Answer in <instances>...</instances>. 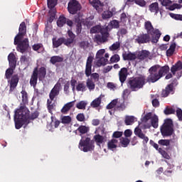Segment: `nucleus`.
<instances>
[{"instance_id": "nucleus-53", "label": "nucleus", "mask_w": 182, "mask_h": 182, "mask_svg": "<svg viewBox=\"0 0 182 182\" xmlns=\"http://www.w3.org/2000/svg\"><path fill=\"white\" fill-rule=\"evenodd\" d=\"M171 18L175 19V21H182V14H176L173 13H171L170 14Z\"/></svg>"}, {"instance_id": "nucleus-42", "label": "nucleus", "mask_w": 182, "mask_h": 182, "mask_svg": "<svg viewBox=\"0 0 182 182\" xmlns=\"http://www.w3.org/2000/svg\"><path fill=\"white\" fill-rule=\"evenodd\" d=\"M66 23V17L60 16V18L57 21V25L59 28H62L63 25Z\"/></svg>"}, {"instance_id": "nucleus-21", "label": "nucleus", "mask_w": 182, "mask_h": 182, "mask_svg": "<svg viewBox=\"0 0 182 182\" xmlns=\"http://www.w3.org/2000/svg\"><path fill=\"white\" fill-rule=\"evenodd\" d=\"M150 51L147 50H142L141 51H139L136 56L139 60H145V59H149V58H150Z\"/></svg>"}, {"instance_id": "nucleus-8", "label": "nucleus", "mask_w": 182, "mask_h": 182, "mask_svg": "<svg viewBox=\"0 0 182 182\" xmlns=\"http://www.w3.org/2000/svg\"><path fill=\"white\" fill-rule=\"evenodd\" d=\"M79 149L87 153V151H92L95 150V141L91 140L90 137L85 138V139H81L79 143Z\"/></svg>"}, {"instance_id": "nucleus-34", "label": "nucleus", "mask_w": 182, "mask_h": 182, "mask_svg": "<svg viewBox=\"0 0 182 182\" xmlns=\"http://www.w3.org/2000/svg\"><path fill=\"white\" fill-rule=\"evenodd\" d=\"M50 62L52 63V65H55L56 63L63 62V58L59 55H54L50 58Z\"/></svg>"}, {"instance_id": "nucleus-33", "label": "nucleus", "mask_w": 182, "mask_h": 182, "mask_svg": "<svg viewBox=\"0 0 182 182\" xmlns=\"http://www.w3.org/2000/svg\"><path fill=\"white\" fill-rule=\"evenodd\" d=\"M32 48L33 50H34L35 52H38V53H42V52L45 50V48H43V44L42 43L34 44Z\"/></svg>"}, {"instance_id": "nucleus-63", "label": "nucleus", "mask_w": 182, "mask_h": 182, "mask_svg": "<svg viewBox=\"0 0 182 182\" xmlns=\"http://www.w3.org/2000/svg\"><path fill=\"white\" fill-rule=\"evenodd\" d=\"M176 116L181 122H182V109L181 108H178L176 109Z\"/></svg>"}, {"instance_id": "nucleus-37", "label": "nucleus", "mask_w": 182, "mask_h": 182, "mask_svg": "<svg viewBox=\"0 0 182 182\" xmlns=\"http://www.w3.org/2000/svg\"><path fill=\"white\" fill-rule=\"evenodd\" d=\"M87 87L89 89V90H95V85L93 80L90 78H88L87 80Z\"/></svg>"}, {"instance_id": "nucleus-59", "label": "nucleus", "mask_w": 182, "mask_h": 182, "mask_svg": "<svg viewBox=\"0 0 182 182\" xmlns=\"http://www.w3.org/2000/svg\"><path fill=\"white\" fill-rule=\"evenodd\" d=\"M106 50L105 49H100L99 50L95 55L96 59H99V58H103V55H105V53Z\"/></svg>"}, {"instance_id": "nucleus-28", "label": "nucleus", "mask_w": 182, "mask_h": 182, "mask_svg": "<svg viewBox=\"0 0 182 182\" xmlns=\"http://www.w3.org/2000/svg\"><path fill=\"white\" fill-rule=\"evenodd\" d=\"M97 59L98 60H97L96 65L98 68H100V66H106L109 62V60L105 57H100Z\"/></svg>"}, {"instance_id": "nucleus-49", "label": "nucleus", "mask_w": 182, "mask_h": 182, "mask_svg": "<svg viewBox=\"0 0 182 182\" xmlns=\"http://www.w3.org/2000/svg\"><path fill=\"white\" fill-rule=\"evenodd\" d=\"M47 4L50 9H53L58 4V0H47Z\"/></svg>"}, {"instance_id": "nucleus-17", "label": "nucleus", "mask_w": 182, "mask_h": 182, "mask_svg": "<svg viewBox=\"0 0 182 182\" xmlns=\"http://www.w3.org/2000/svg\"><path fill=\"white\" fill-rule=\"evenodd\" d=\"M90 4L95 8L98 14H102V12H103L105 3L100 1V0H92V1H90Z\"/></svg>"}, {"instance_id": "nucleus-9", "label": "nucleus", "mask_w": 182, "mask_h": 182, "mask_svg": "<svg viewBox=\"0 0 182 182\" xmlns=\"http://www.w3.org/2000/svg\"><path fill=\"white\" fill-rule=\"evenodd\" d=\"M14 45H17L16 50L18 52H20V53H25L26 52H28V50L29 49V40L28 38H24L23 40H20L15 43L14 38Z\"/></svg>"}, {"instance_id": "nucleus-46", "label": "nucleus", "mask_w": 182, "mask_h": 182, "mask_svg": "<svg viewBox=\"0 0 182 182\" xmlns=\"http://www.w3.org/2000/svg\"><path fill=\"white\" fill-rule=\"evenodd\" d=\"M47 107L49 113H50V114H53V110L55 107V104H52V100H47Z\"/></svg>"}, {"instance_id": "nucleus-60", "label": "nucleus", "mask_w": 182, "mask_h": 182, "mask_svg": "<svg viewBox=\"0 0 182 182\" xmlns=\"http://www.w3.org/2000/svg\"><path fill=\"white\" fill-rule=\"evenodd\" d=\"M122 136H123V132L116 131V132H114L112 134L113 139H120Z\"/></svg>"}, {"instance_id": "nucleus-47", "label": "nucleus", "mask_w": 182, "mask_h": 182, "mask_svg": "<svg viewBox=\"0 0 182 182\" xmlns=\"http://www.w3.org/2000/svg\"><path fill=\"white\" fill-rule=\"evenodd\" d=\"M102 19H110L113 16V13L110 11H105L102 13Z\"/></svg>"}, {"instance_id": "nucleus-25", "label": "nucleus", "mask_w": 182, "mask_h": 182, "mask_svg": "<svg viewBox=\"0 0 182 182\" xmlns=\"http://www.w3.org/2000/svg\"><path fill=\"white\" fill-rule=\"evenodd\" d=\"M124 60H136L137 55L132 53H125L122 55Z\"/></svg>"}, {"instance_id": "nucleus-30", "label": "nucleus", "mask_w": 182, "mask_h": 182, "mask_svg": "<svg viewBox=\"0 0 182 182\" xmlns=\"http://www.w3.org/2000/svg\"><path fill=\"white\" fill-rule=\"evenodd\" d=\"M95 143L97 144V146H100V144H103L105 143V136L100 135V134H96L93 137Z\"/></svg>"}, {"instance_id": "nucleus-43", "label": "nucleus", "mask_w": 182, "mask_h": 182, "mask_svg": "<svg viewBox=\"0 0 182 182\" xmlns=\"http://www.w3.org/2000/svg\"><path fill=\"white\" fill-rule=\"evenodd\" d=\"M77 92H85L86 91V85L83 82H78L76 86Z\"/></svg>"}, {"instance_id": "nucleus-35", "label": "nucleus", "mask_w": 182, "mask_h": 182, "mask_svg": "<svg viewBox=\"0 0 182 182\" xmlns=\"http://www.w3.org/2000/svg\"><path fill=\"white\" fill-rule=\"evenodd\" d=\"M176 43H172L169 47V49L166 50V55L167 56H173L174 52L176 50Z\"/></svg>"}, {"instance_id": "nucleus-19", "label": "nucleus", "mask_w": 182, "mask_h": 182, "mask_svg": "<svg viewBox=\"0 0 182 182\" xmlns=\"http://www.w3.org/2000/svg\"><path fill=\"white\" fill-rule=\"evenodd\" d=\"M134 133L135 134V136H137V137H139V139H141L143 141L144 144H146V143L149 142V137L146 136V134H144L143 133V131H141V129L139 127H136L134 129Z\"/></svg>"}, {"instance_id": "nucleus-56", "label": "nucleus", "mask_w": 182, "mask_h": 182, "mask_svg": "<svg viewBox=\"0 0 182 182\" xmlns=\"http://www.w3.org/2000/svg\"><path fill=\"white\" fill-rule=\"evenodd\" d=\"M181 8H182V6L181 4H173L169 6L168 9H169V11H174V9H181Z\"/></svg>"}, {"instance_id": "nucleus-7", "label": "nucleus", "mask_w": 182, "mask_h": 182, "mask_svg": "<svg viewBox=\"0 0 182 182\" xmlns=\"http://www.w3.org/2000/svg\"><path fill=\"white\" fill-rule=\"evenodd\" d=\"M93 63V56L89 55L87 59L85 65V74L87 77L91 76L90 79H93L94 80H99V74L97 73H92V65Z\"/></svg>"}, {"instance_id": "nucleus-51", "label": "nucleus", "mask_w": 182, "mask_h": 182, "mask_svg": "<svg viewBox=\"0 0 182 182\" xmlns=\"http://www.w3.org/2000/svg\"><path fill=\"white\" fill-rule=\"evenodd\" d=\"M61 122L63 124H69L72 122V118L70 116H64L62 117Z\"/></svg>"}, {"instance_id": "nucleus-27", "label": "nucleus", "mask_w": 182, "mask_h": 182, "mask_svg": "<svg viewBox=\"0 0 182 182\" xmlns=\"http://www.w3.org/2000/svg\"><path fill=\"white\" fill-rule=\"evenodd\" d=\"M73 106V102H68L60 110L61 113H63V114H68V112H69V110H70V109H72Z\"/></svg>"}, {"instance_id": "nucleus-57", "label": "nucleus", "mask_w": 182, "mask_h": 182, "mask_svg": "<svg viewBox=\"0 0 182 182\" xmlns=\"http://www.w3.org/2000/svg\"><path fill=\"white\" fill-rule=\"evenodd\" d=\"M76 119L77 122H85L86 120V117H85V114L79 113L76 116Z\"/></svg>"}, {"instance_id": "nucleus-41", "label": "nucleus", "mask_w": 182, "mask_h": 182, "mask_svg": "<svg viewBox=\"0 0 182 182\" xmlns=\"http://www.w3.org/2000/svg\"><path fill=\"white\" fill-rule=\"evenodd\" d=\"M15 68H8L6 70V73H5V77L6 79H11V77H12V75H14V70Z\"/></svg>"}, {"instance_id": "nucleus-48", "label": "nucleus", "mask_w": 182, "mask_h": 182, "mask_svg": "<svg viewBox=\"0 0 182 182\" xmlns=\"http://www.w3.org/2000/svg\"><path fill=\"white\" fill-rule=\"evenodd\" d=\"M119 61H120V55H119V54L113 55L109 60V62L111 63H117V62H119Z\"/></svg>"}, {"instance_id": "nucleus-11", "label": "nucleus", "mask_w": 182, "mask_h": 182, "mask_svg": "<svg viewBox=\"0 0 182 182\" xmlns=\"http://www.w3.org/2000/svg\"><path fill=\"white\" fill-rule=\"evenodd\" d=\"M109 36H110L109 31H101V35L97 34L95 36L94 42L98 45L106 43V42H109Z\"/></svg>"}, {"instance_id": "nucleus-31", "label": "nucleus", "mask_w": 182, "mask_h": 182, "mask_svg": "<svg viewBox=\"0 0 182 182\" xmlns=\"http://www.w3.org/2000/svg\"><path fill=\"white\" fill-rule=\"evenodd\" d=\"M90 130V129L89 128V127H86L85 125H81L77 129V132H79L80 136L86 134V133H89Z\"/></svg>"}, {"instance_id": "nucleus-29", "label": "nucleus", "mask_w": 182, "mask_h": 182, "mask_svg": "<svg viewBox=\"0 0 182 182\" xmlns=\"http://www.w3.org/2000/svg\"><path fill=\"white\" fill-rule=\"evenodd\" d=\"M136 121L134 116L127 115L125 116L124 123L126 126H132Z\"/></svg>"}, {"instance_id": "nucleus-24", "label": "nucleus", "mask_w": 182, "mask_h": 182, "mask_svg": "<svg viewBox=\"0 0 182 182\" xmlns=\"http://www.w3.org/2000/svg\"><path fill=\"white\" fill-rule=\"evenodd\" d=\"M127 68H123L119 72V81L121 83H124L126 79H127Z\"/></svg>"}, {"instance_id": "nucleus-36", "label": "nucleus", "mask_w": 182, "mask_h": 182, "mask_svg": "<svg viewBox=\"0 0 182 182\" xmlns=\"http://www.w3.org/2000/svg\"><path fill=\"white\" fill-rule=\"evenodd\" d=\"M151 124L154 129H157L159 127V117L154 115L151 119Z\"/></svg>"}, {"instance_id": "nucleus-55", "label": "nucleus", "mask_w": 182, "mask_h": 182, "mask_svg": "<svg viewBox=\"0 0 182 182\" xmlns=\"http://www.w3.org/2000/svg\"><path fill=\"white\" fill-rule=\"evenodd\" d=\"M134 3L136 4V5H138L141 8H144V6L147 5V2H146L144 0H134Z\"/></svg>"}, {"instance_id": "nucleus-22", "label": "nucleus", "mask_w": 182, "mask_h": 182, "mask_svg": "<svg viewBox=\"0 0 182 182\" xmlns=\"http://www.w3.org/2000/svg\"><path fill=\"white\" fill-rule=\"evenodd\" d=\"M8 60H9V64L12 69H16V56H15V54L14 53H11L8 55Z\"/></svg>"}, {"instance_id": "nucleus-13", "label": "nucleus", "mask_w": 182, "mask_h": 182, "mask_svg": "<svg viewBox=\"0 0 182 182\" xmlns=\"http://www.w3.org/2000/svg\"><path fill=\"white\" fill-rule=\"evenodd\" d=\"M26 35V23L25 21L21 23L18 28V33L15 37V43L19 42L23 39V37Z\"/></svg>"}, {"instance_id": "nucleus-64", "label": "nucleus", "mask_w": 182, "mask_h": 182, "mask_svg": "<svg viewBox=\"0 0 182 182\" xmlns=\"http://www.w3.org/2000/svg\"><path fill=\"white\" fill-rule=\"evenodd\" d=\"M110 25L112 28H119V21L117 20H112L110 21Z\"/></svg>"}, {"instance_id": "nucleus-44", "label": "nucleus", "mask_w": 182, "mask_h": 182, "mask_svg": "<svg viewBox=\"0 0 182 182\" xmlns=\"http://www.w3.org/2000/svg\"><path fill=\"white\" fill-rule=\"evenodd\" d=\"M21 95H22V102L23 103V105H28V92H26V91L25 90H23L21 92Z\"/></svg>"}, {"instance_id": "nucleus-39", "label": "nucleus", "mask_w": 182, "mask_h": 182, "mask_svg": "<svg viewBox=\"0 0 182 182\" xmlns=\"http://www.w3.org/2000/svg\"><path fill=\"white\" fill-rule=\"evenodd\" d=\"M102 33L103 31H102V27L99 25L95 26L90 28V33Z\"/></svg>"}, {"instance_id": "nucleus-18", "label": "nucleus", "mask_w": 182, "mask_h": 182, "mask_svg": "<svg viewBox=\"0 0 182 182\" xmlns=\"http://www.w3.org/2000/svg\"><path fill=\"white\" fill-rule=\"evenodd\" d=\"M9 82L10 83L9 93H12V92L16 89V86H18L19 76H18V75H14Z\"/></svg>"}, {"instance_id": "nucleus-50", "label": "nucleus", "mask_w": 182, "mask_h": 182, "mask_svg": "<svg viewBox=\"0 0 182 182\" xmlns=\"http://www.w3.org/2000/svg\"><path fill=\"white\" fill-rule=\"evenodd\" d=\"M117 105V100H113L109 104H108L106 107V109L110 110V109H114L116 107Z\"/></svg>"}, {"instance_id": "nucleus-40", "label": "nucleus", "mask_w": 182, "mask_h": 182, "mask_svg": "<svg viewBox=\"0 0 182 182\" xmlns=\"http://www.w3.org/2000/svg\"><path fill=\"white\" fill-rule=\"evenodd\" d=\"M109 49L112 52L114 50H119V49H120V41L114 43L111 46L109 47Z\"/></svg>"}, {"instance_id": "nucleus-15", "label": "nucleus", "mask_w": 182, "mask_h": 182, "mask_svg": "<svg viewBox=\"0 0 182 182\" xmlns=\"http://www.w3.org/2000/svg\"><path fill=\"white\" fill-rule=\"evenodd\" d=\"M60 93V83L57 82L49 93L50 100H55Z\"/></svg>"}, {"instance_id": "nucleus-38", "label": "nucleus", "mask_w": 182, "mask_h": 182, "mask_svg": "<svg viewBox=\"0 0 182 182\" xmlns=\"http://www.w3.org/2000/svg\"><path fill=\"white\" fill-rule=\"evenodd\" d=\"M26 113L28 114V120H35V119H38L39 117V112L38 111H35L34 112L31 113V114L29 116V113L28 111H26Z\"/></svg>"}, {"instance_id": "nucleus-54", "label": "nucleus", "mask_w": 182, "mask_h": 182, "mask_svg": "<svg viewBox=\"0 0 182 182\" xmlns=\"http://www.w3.org/2000/svg\"><path fill=\"white\" fill-rule=\"evenodd\" d=\"M75 23H82V14L78 13L77 15L74 17Z\"/></svg>"}, {"instance_id": "nucleus-58", "label": "nucleus", "mask_w": 182, "mask_h": 182, "mask_svg": "<svg viewBox=\"0 0 182 182\" xmlns=\"http://www.w3.org/2000/svg\"><path fill=\"white\" fill-rule=\"evenodd\" d=\"M158 143L160 146H170V141L168 139H160Z\"/></svg>"}, {"instance_id": "nucleus-45", "label": "nucleus", "mask_w": 182, "mask_h": 182, "mask_svg": "<svg viewBox=\"0 0 182 182\" xmlns=\"http://www.w3.org/2000/svg\"><path fill=\"white\" fill-rule=\"evenodd\" d=\"M86 106H87V103L85 101H80L76 105L77 109H79L80 110H85Z\"/></svg>"}, {"instance_id": "nucleus-2", "label": "nucleus", "mask_w": 182, "mask_h": 182, "mask_svg": "<svg viewBox=\"0 0 182 182\" xmlns=\"http://www.w3.org/2000/svg\"><path fill=\"white\" fill-rule=\"evenodd\" d=\"M14 122L15 127L17 130H19L23 124H25L24 127H26V126L31 123V121L28 119L26 109H25L23 107H20L18 109L15 111Z\"/></svg>"}, {"instance_id": "nucleus-10", "label": "nucleus", "mask_w": 182, "mask_h": 182, "mask_svg": "<svg viewBox=\"0 0 182 182\" xmlns=\"http://www.w3.org/2000/svg\"><path fill=\"white\" fill-rule=\"evenodd\" d=\"M82 9V5L76 0H71L68 4V11L71 15H76Z\"/></svg>"}, {"instance_id": "nucleus-14", "label": "nucleus", "mask_w": 182, "mask_h": 182, "mask_svg": "<svg viewBox=\"0 0 182 182\" xmlns=\"http://www.w3.org/2000/svg\"><path fill=\"white\" fill-rule=\"evenodd\" d=\"M135 42L139 43V45H143L144 43H150L151 42V37L150 34L141 33L136 36Z\"/></svg>"}, {"instance_id": "nucleus-4", "label": "nucleus", "mask_w": 182, "mask_h": 182, "mask_svg": "<svg viewBox=\"0 0 182 182\" xmlns=\"http://www.w3.org/2000/svg\"><path fill=\"white\" fill-rule=\"evenodd\" d=\"M68 38H53V48H59L62 44L65 45V46H70L73 42H75V39L76 36L73 32L70 30L68 31Z\"/></svg>"}, {"instance_id": "nucleus-1", "label": "nucleus", "mask_w": 182, "mask_h": 182, "mask_svg": "<svg viewBox=\"0 0 182 182\" xmlns=\"http://www.w3.org/2000/svg\"><path fill=\"white\" fill-rule=\"evenodd\" d=\"M168 72H170V67H168V65L160 68L159 65H155L149 69V75L147 78L146 75H143L130 78L127 83L128 89L124 90L122 92L123 100H124L126 97L130 95V91L139 92V90L143 89L147 83H156V82L160 80L163 76H166Z\"/></svg>"}, {"instance_id": "nucleus-26", "label": "nucleus", "mask_w": 182, "mask_h": 182, "mask_svg": "<svg viewBox=\"0 0 182 182\" xmlns=\"http://www.w3.org/2000/svg\"><path fill=\"white\" fill-rule=\"evenodd\" d=\"M117 143L119 141L116 139H112L107 142V148L109 150H113V149H117Z\"/></svg>"}, {"instance_id": "nucleus-16", "label": "nucleus", "mask_w": 182, "mask_h": 182, "mask_svg": "<svg viewBox=\"0 0 182 182\" xmlns=\"http://www.w3.org/2000/svg\"><path fill=\"white\" fill-rule=\"evenodd\" d=\"M177 82V80H173L171 84L168 85L165 90H163L161 96L162 97H167L170 95H173L174 93V83Z\"/></svg>"}, {"instance_id": "nucleus-61", "label": "nucleus", "mask_w": 182, "mask_h": 182, "mask_svg": "<svg viewBox=\"0 0 182 182\" xmlns=\"http://www.w3.org/2000/svg\"><path fill=\"white\" fill-rule=\"evenodd\" d=\"M159 1L161 2L162 6H168V5L173 4L171 0H159Z\"/></svg>"}, {"instance_id": "nucleus-32", "label": "nucleus", "mask_w": 182, "mask_h": 182, "mask_svg": "<svg viewBox=\"0 0 182 182\" xmlns=\"http://www.w3.org/2000/svg\"><path fill=\"white\" fill-rule=\"evenodd\" d=\"M116 109L119 112H123L124 110L126 109V105L124 104V100H119V101H117Z\"/></svg>"}, {"instance_id": "nucleus-3", "label": "nucleus", "mask_w": 182, "mask_h": 182, "mask_svg": "<svg viewBox=\"0 0 182 182\" xmlns=\"http://www.w3.org/2000/svg\"><path fill=\"white\" fill-rule=\"evenodd\" d=\"M46 77V68L41 67L39 69L36 67L33 69V73L30 79V85L33 87H36L38 85V78L39 80H43Z\"/></svg>"}, {"instance_id": "nucleus-20", "label": "nucleus", "mask_w": 182, "mask_h": 182, "mask_svg": "<svg viewBox=\"0 0 182 182\" xmlns=\"http://www.w3.org/2000/svg\"><path fill=\"white\" fill-rule=\"evenodd\" d=\"M149 11H150V12H151L152 14H154V15H157L159 12H160L161 15L162 14L161 9H160L157 2L151 3L149 6Z\"/></svg>"}, {"instance_id": "nucleus-5", "label": "nucleus", "mask_w": 182, "mask_h": 182, "mask_svg": "<svg viewBox=\"0 0 182 182\" xmlns=\"http://www.w3.org/2000/svg\"><path fill=\"white\" fill-rule=\"evenodd\" d=\"M144 29L146 30V33L148 35H151V43H157V42H159V39H160V37L161 36V32H160V30L154 28L153 24H151V21H145Z\"/></svg>"}, {"instance_id": "nucleus-52", "label": "nucleus", "mask_w": 182, "mask_h": 182, "mask_svg": "<svg viewBox=\"0 0 182 182\" xmlns=\"http://www.w3.org/2000/svg\"><path fill=\"white\" fill-rule=\"evenodd\" d=\"M122 147H127L130 144V139L128 138H122L120 141Z\"/></svg>"}, {"instance_id": "nucleus-62", "label": "nucleus", "mask_w": 182, "mask_h": 182, "mask_svg": "<svg viewBox=\"0 0 182 182\" xmlns=\"http://www.w3.org/2000/svg\"><path fill=\"white\" fill-rule=\"evenodd\" d=\"M174 113H176V109L173 108H166L164 109L165 114H174Z\"/></svg>"}, {"instance_id": "nucleus-23", "label": "nucleus", "mask_w": 182, "mask_h": 182, "mask_svg": "<svg viewBox=\"0 0 182 182\" xmlns=\"http://www.w3.org/2000/svg\"><path fill=\"white\" fill-rule=\"evenodd\" d=\"M102 97H105V95H100V96L92 100V102L90 103L91 107H92L93 109H97V107H100V105H102Z\"/></svg>"}, {"instance_id": "nucleus-6", "label": "nucleus", "mask_w": 182, "mask_h": 182, "mask_svg": "<svg viewBox=\"0 0 182 182\" xmlns=\"http://www.w3.org/2000/svg\"><path fill=\"white\" fill-rule=\"evenodd\" d=\"M173 127V120H171V119H165L164 124L161 127V133L162 136H164V137L172 136L173 133H174Z\"/></svg>"}, {"instance_id": "nucleus-12", "label": "nucleus", "mask_w": 182, "mask_h": 182, "mask_svg": "<svg viewBox=\"0 0 182 182\" xmlns=\"http://www.w3.org/2000/svg\"><path fill=\"white\" fill-rule=\"evenodd\" d=\"M171 72L173 76H176L177 79H180L182 76V62L179 60L172 65Z\"/></svg>"}]
</instances>
